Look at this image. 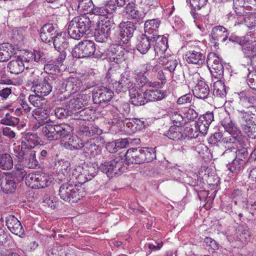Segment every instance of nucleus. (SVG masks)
<instances>
[{
	"label": "nucleus",
	"mask_w": 256,
	"mask_h": 256,
	"mask_svg": "<svg viewBox=\"0 0 256 256\" xmlns=\"http://www.w3.org/2000/svg\"><path fill=\"white\" fill-rule=\"evenodd\" d=\"M170 118L174 124L173 126L180 128L184 124L183 116L176 112H172L170 114Z\"/></svg>",
	"instance_id": "3c124183"
},
{
	"label": "nucleus",
	"mask_w": 256,
	"mask_h": 256,
	"mask_svg": "<svg viewBox=\"0 0 256 256\" xmlns=\"http://www.w3.org/2000/svg\"><path fill=\"white\" fill-rule=\"evenodd\" d=\"M238 121L247 136L256 138V106H248L247 109L239 111Z\"/></svg>",
	"instance_id": "f03ea898"
},
{
	"label": "nucleus",
	"mask_w": 256,
	"mask_h": 256,
	"mask_svg": "<svg viewBox=\"0 0 256 256\" xmlns=\"http://www.w3.org/2000/svg\"><path fill=\"white\" fill-rule=\"evenodd\" d=\"M6 118H4L1 120V124L14 126L18 124L20 122V120L18 118L7 115H6Z\"/></svg>",
	"instance_id": "bf43d9fd"
},
{
	"label": "nucleus",
	"mask_w": 256,
	"mask_h": 256,
	"mask_svg": "<svg viewBox=\"0 0 256 256\" xmlns=\"http://www.w3.org/2000/svg\"><path fill=\"white\" fill-rule=\"evenodd\" d=\"M124 118L121 114H118L117 116H114L113 118L108 121L109 124H112L113 125H118L119 126H122V124L124 126Z\"/></svg>",
	"instance_id": "774afa93"
},
{
	"label": "nucleus",
	"mask_w": 256,
	"mask_h": 256,
	"mask_svg": "<svg viewBox=\"0 0 256 256\" xmlns=\"http://www.w3.org/2000/svg\"><path fill=\"white\" fill-rule=\"evenodd\" d=\"M152 38H150V36L142 34L136 45L138 50L142 54H146L151 48V45L153 44L152 40L154 39Z\"/></svg>",
	"instance_id": "7c9ffc66"
},
{
	"label": "nucleus",
	"mask_w": 256,
	"mask_h": 256,
	"mask_svg": "<svg viewBox=\"0 0 256 256\" xmlns=\"http://www.w3.org/2000/svg\"><path fill=\"white\" fill-rule=\"evenodd\" d=\"M78 8H82L86 12L92 11L93 4L91 0H78Z\"/></svg>",
	"instance_id": "4d7b16f0"
},
{
	"label": "nucleus",
	"mask_w": 256,
	"mask_h": 256,
	"mask_svg": "<svg viewBox=\"0 0 256 256\" xmlns=\"http://www.w3.org/2000/svg\"><path fill=\"white\" fill-rule=\"evenodd\" d=\"M242 51L245 57L250 59L251 64L256 66V43L251 41L246 44L242 47Z\"/></svg>",
	"instance_id": "cd10ccee"
},
{
	"label": "nucleus",
	"mask_w": 256,
	"mask_h": 256,
	"mask_svg": "<svg viewBox=\"0 0 256 256\" xmlns=\"http://www.w3.org/2000/svg\"><path fill=\"white\" fill-rule=\"evenodd\" d=\"M18 183L16 177L12 174H6L0 170V187L6 194L14 193L16 189Z\"/></svg>",
	"instance_id": "9b49d317"
},
{
	"label": "nucleus",
	"mask_w": 256,
	"mask_h": 256,
	"mask_svg": "<svg viewBox=\"0 0 256 256\" xmlns=\"http://www.w3.org/2000/svg\"><path fill=\"white\" fill-rule=\"evenodd\" d=\"M104 6L107 14H112L118 10L114 0H110Z\"/></svg>",
	"instance_id": "338daca9"
},
{
	"label": "nucleus",
	"mask_w": 256,
	"mask_h": 256,
	"mask_svg": "<svg viewBox=\"0 0 256 256\" xmlns=\"http://www.w3.org/2000/svg\"><path fill=\"white\" fill-rule=\"evenodd\" d=\"M248 141V139L247 138L244 136H242V138H240L233 141L234 144H224L223 146L226 149L224 152V154H226V151L228 150L231 152L236 150V152H234L236 158L240 161L244 162V160L248 156V152L246 148Z\"/></svg>",
	"instance_id": "1a4fd4ad"
},
{
	"label": "nucleus",
	"mask_w": 256,
	"mask_h": 256,
	"mask_svg": "<svg viewBox=\"0 0 256 256\" xmlns=\"http://www.w3.org/2000/svg\"><path fill=\"white\" fill-rule=\"evenodd\" d=\"M179 127L172 126L166 134V136L170 139L177 140L183 138V134L180 131Z\"/></svg>",
	"instance_id": "c03bdc74"
},
{
	"label": "nucleus",
	"mask_w": 256,
	"mask_h": 256,
	"mask_svg": "<svg viewBox=\"0 0 256 256\" xmlns=\"http://www.w3.org/2000/svg\"><path fill=\"white\" fill-rule=\"evenodd\" d=\"M160 20L158 19H152L146 21L144 23V35L154 38L158 34V28L160 25Z\"/></svg>",
	"instance_id": "5701e85b"
},
{
	"label": "nucleus",
	"mask_w": 256,
	"mask_h": 256,
	"mask_svg": "<svg viewBox=\"0 0 256 256\" xmlns=\"http://www.w3.org/2000/svg\"><path fill=\"white\" fill-rule=\"evenodd\" d=\"M113 95L111 90L106 87H102L93 94L92 99L95 104L104 106L112 100Z\"/></svg>",
	"instance_id": "4468645a"
},
{
	"label": "nucleus",
	"mask_w": 256,
	"mask_h": 256,
	"mask_svg": "<svg viewBox=\"0 0 256 256\" xmlns=\"http://www.w3.org/2000/svg\"><path fill=\"white\" fill-rule=\"evenodd\" d=\"M16 50L9 43H4L0 46V62L8 61L12 56L16 54Z\"/></svg>",
	"instance_id": "393cba45"
},
{
	"label": "nucleus",
	"mask_w": 256,
	"mask_h": 256,
	"mask_svg": "<svg viewBox=\"0 0 256 256\" xmlns=\"http://www.w3.org/2000/svg\"><path fill=\"white\" fill-rule=\"evenodd\" d=\"M12 86H6L0 90V101L8 99L12 94Z\"/></svg>",
	"instance_id": "680f3d73"
},
{
	"label": "nucleus",
	"mask_w": 256,
	"mask_h": 256,
	"mask_svg": "<svg viewBox=\"0 0 256 256\" xmlns=\"http://www.w3.org/2000/svg\"><path fill=\"white\" fill-rule=\"evenodd\" d=\"M110 36V34L104 32H100V30L98 29L95 34V39L98 42H104L108 40Z\"/></svg>",
	"instance_id": "e2e57ef3"
},
{
	"label": "nucleus",
	"mask_w": 256,
	"mask_h": 256,
	"mask_svg": "<svg viewBox=\"0 0 256 256\" xmlns=\"http://www.w3.org/2000/svg\"><path fill=\"white\" fill-rule=\"evenodd\" d=\"M121 79L118 81V85L120 88L119 90L123 88V90H128L129 94H130V90L132 88H138V86L134 82L130 81L126 78L127 75L126 73L121 75Z\"/></svg>",
	"instance_id": "79ce46f5"
},
{
	"label": "nucleus",
	"mask_w": 256,
	"mask_h": 256,
	"mask_svg": "<svg viewBox=\"0 0 256 256\" xmlns=\"http://www.w3.org/2000/svg\"><path fill=\"white\" fill-rule=\"evenodd\" d=\"M80 134L83 136L92 137L100 136L102 130L96 125L92 124L87 126L82 125L78 128Z\"/></svg>",
	"instance_id": "a878e982"
},
{
	"label": "nucleus",
	"mask_w": 256,
	"mask_h": 256,
	"mask_svg": "<svg viewBox=\"0 0 256 256\" xmlns=\"http://www.w3.org/2000/svg\"><path fill=\"white\" fill-rule=\"evenodd\" d=\"M243 163V162L236 158L232 163L227 166V168L232 172H236L242 166Z\"/></svg>",
	"instance_id": "13d9d810"
},
{
	"label": "nucleus",
	"mask_w": 256,
	"mask_h": 256,
	"mask_svg": "<svg viewBox=\"0 0 256 256\" xmlns=\"http://www.w3.org/2000/svg\"><path fill=\"white\" fill-rule=\"evenodd\" d=\"M123 12L128 16V18L130 20L139 22L142 18V13L138 10L136 4L132 2H129L126 4L124 7Z\"/></svg>",
	"instance_id": "412c9836"
},
{
	"label": "nucleus",
	"mask_w": 256,
	"mask_h": 256,
	"mask_svg": "<svg viewBox=\"0 0 256 256\" xmlns=\"http://www.w3.org/2000/svg\"><path fill=\"white\" fill-rule=\"evenodd\" d=\"M56 80V79L51 76L46 77L42 82L34 87L32 92L39 98L46 96L52 92Z\"/></svg>",
	"instance_id": "f8f14e48"
},
{
	"label": "nucleus",
	"mask_w": 256,
	"mask_h": 256,
	"mask_svg": "<svg viewBox=\"0 0 256 256\" xmlns=\"http://www.w3.org/2000/svg\"><path fill=\"white\" fill-rule=\"evenodd\" d=\"M145 96L148 102L160 100L165 97L166 94L160 90L150 89L145 91Z\"/></svg>",
	"instance_id": "e433bc0d"
},
{
	"label": "nucleus",
	"mask_w": 256,
	"mask_h": 256,
	"mask_svg": "<svg viewBox=\"0 0 256 256\" xmlns=\"http://www.w3.org/2000/svg\"><path fill=\"white\" fill-rule=\"evenodd\" d=\"M70 164L68 160H61L58 162L56 167L58 174H62L64 176H66L70 170Z\"/></svg>",
	"instance_id": "49530a36"
},
{
	"label": "nucleus",
	"mask_w": 256,
	"mask_h": 256,
	"mask_svg": "<svg viewBox=\"0 0 256 256\" xmlns=\"http://www.w3.org/2000/svg\"><path fill=\"white\" fill-rule=\"evenodd\" d=\"M114 23L112 20H102L98 25V29L100 30V32H104L110 34V31L114 28Z\"/></svg>",
	"instance_id": "09e8293b"
},
{
	"label": "nucleus",
	"mask_w": 256,
	"mask_h": 256,
	"mask_svg": "<svg viewBox=\"0 0 256 256\" xmlns=\"http://www.w3.org/2000/svg\"><path fill=\"white\" fill-rule=\"evenodd\" d=\"M200 122L202 121L206 123L207 125H210L214 120V116L212 112H208L202 116H200L199 119Z\"/></svg>",
	"instance_id": "69168bd1"
},
{
	"label": "nucleus",
	"mask_w": 256,
	"mask_h": 256,
	"mask_svg": "<svg viewBox=\"0 0 256 256\" xmlns=\"http://www.w3.org/2000/svg\"><path fill=\"white\" fill-rule=\"evenodd\" d=\"M32 115L35 118L40 122V121H44L46 120L48 118V115L45 112L44 110L42 108H37L32 111ZM43 122H42V123Z\"/></svg>",
	"instance_id": "6e6d98bb"
},
{
	"label": "nucleus",
	"mask_w": 256,
	"mask_h": 256,
	"mask_svg": "<svg viewBox=\"0 0 256 256\" xmlns=\"http://www.w3.org/2000/svg\"><path fill=\"white\" fill-rule=\"evenodd\" d=\"M55 88L60 94H64V98L78 91L82 86L81 80L78 77H69L64 80L56 79Z\"/></svg>",
	"instance_id": "39448f33"
},
{
	"label": "nucleus",
	"mask_w": 256,
	"mask_h": 256,
	"mask_svg": "<svg viewBox=\"0 0 256 256\" xmlns=\"http://www.w3.org/2000/svg\"><path fill=\"white\" fill-rule=\"evenodd\" d=\"M52 182L49 176L44 174L38 173V176L36 183V188H44L49 186Z\"/></svg>",
	"instance_id": "de8ad7c7"
},
{
	"label": "nucleus",
	"mask_w": 256,
	"mask_h": 256,
	"mask_svg": "<svg viewBox=\"0 0 256 256\" xmlns=\"http://www.w3.org/2000/svg\"><path fill=\"white\" fill-rule=\"evenodd\" d=\"M104 162L102 163L100 166H98V164H96L90 163L87 164L83 168V173L82 174L81 176H84L86 181H88L92 180L97 174L98 169L104 173L100 169V167Z\"/></svg>",
	"instance_id": "c756f323"
},
{
	"label": "nucleus",
	"mask_w": 256,
	"mask_h": 256,
	"mask_svg": "<svg viewBox=\"0 0 256 256\" xmlns=\"http://www.w3.org/2000/svg\"><path fill=\"white\" fill-rule=\"evenodd\" d=\"M58 194L65 202H76L86 196V192L82 184H76L70 182L61 185Z\"/></svg>",
	"instance_id": "20e7f679"
},
{
	"label": "nucleus",
	"mask_w": 256,
	"mask_h": 256,
	"mask_svg": "<svg viewBox=\"0 0 256 256\" xmlns=\"http://www.w3.org/2000/svg\"><path fill=\"white\" fill-rule=\"evenodd\" d=\"M14 161L11 155L8 153L0 154V169L8 170L12 168Z\"/></svg>",
	"instance_id": "c9c22d12"
},
{
	"label": "nucleus",
	"mask_w": 256,
	"mask_h": 256,
	"mask_svg": "<svg viewBox=\"0 0 256 256\" xmlns=\"http://www.w3.org/2000/svg\"><path fill=\"white\" fill-rule=\"evenodd\" d=\"M18 102L22 106L26 113L29 112L31 108L28 106L24 96L21 94L17 98Z\"/></svg>",
	"instance_id": "0e129e2a"
},
{
	"label": "nucleus",
	"mask_w": 256,
	"mask_h": 256,
	"mask_svg": "<svg viewBox=\"0 0 256 256\" xmlns=\"http://www.w3.org/2000/svg\"><path fill=\"white\" fill-rule=\"evenodd\" d=\"M28 55L30 56H28V59L24 58V60L29 62L34 59L35 62L42 64L48 63L50 60V57L48 54L46 52L34 50L33 52L29 53Z\"/></svg>",
	"instance_id": "bb28decb"
},
{
	"label": "nucleus",
	"mask_w": 256,
	"mask_h": 256,
	"mask_svg": "<svg viewBox=\"0 0 256 256\" xmlns=\"http://www.w3.org/2000/svg\"><path fill=\"white\" fill-rule=\"evenodd\" d=\"M212 74L216 78H222L224 74V67L221 64H218L216 66H213L208 67Z\"/></svg>",
	"instance_id": "864d4df0"
},
{
	"label": "nucleus",
	"mask_w": 256,
	"mask_h": 256,
	"mask_svg": "<svg viewBox=\"0 0 256 256\" xmlns=\"http://www.w3.org/2000/svg\"><path fill=\"white\" fill-rule=\"evenodd\" d=\"M152 44H155L154 46L155 55L162 54L164 55L165 52L168 48V38L164 36L158 34L154 36L153 38Z\"/></svg>",
	"instance_id": "aec40b11"
},
{
	"label": "nucleus",
	"mask_w": 256,
	"mask_h": 256,
	"mask_svg": "<svg viewBox=\"0 0 256 256\" xmlns=\"http://www.w3.org/2000/svg\"><path fill=\"white\" fill-rule=\"evenodd\" d=\"M222 125L225 130L229 133L230 136L224 138L222 140V145L226 144H232L233 141L240 138H242L243 136L241 131L235 126L230 117L225 118L222 121Z\"/></svg>",
	"instance_id": "6e6552de"
},
{
	"label": "nucleus",
	"mask_w": 256,
	"mask_h": 256,
	"mask_svg": "<svg viewBox=\"0 0 256 256\" xmlns=\"http://www.w3.org/2000/svg\"><path fill=\"white\" fill-rule=\"evenodd\" d=\"M212 93L216 97L224 98L226 96V87L222 80H218L214 83Z\"/></svg>",
	"instance_id": "4c0bfd02"
},
{
	"label": "nucleus",
	"mask_w": 256,
	"mask_h": 256,
	"mask_svg": "<svg viewBox=\"0 0 256 256\" xmlns=\"http://www.w3.org/2000/svg\"><path fill=\"white\" fill-rule=\"evenodd\" d=\"M185 58L188 64H197L198 66L204 64L205 62V56L200 52L195 50L187 52Z\"/></svg>",
	"instance_id": "b1692460"
},
{
	"label": "nucleus",
	"mask_w": 256,
	"mask_h": 256,
	"mask_svg": "<svg viewBox=\"0 0 256 256\" xmlns=\"http://www.w3.org/2000/svg\"><path fill=\"white\" fill-rule=\"evenodd\" d=\"M82 146L84 152L88 154L90 153L91 154L96 152L98 148V146L95 144L94 139L88 140L84 144L82 142Z\"/></svg>",
	"instance_id": "8fccbe9b"
},
{
	"label": "nucleus",
	"mask_w": 256,
	"mask_h": 256,
	"mask_svg": "<svg viewBox=\"0 0 256 256\" xmlns=\"http://www.w3.org/2000/svg\"><path fill=\"white\" fill-rule=\"evenodd\" d=\"M210 92L208 86L203 80L198 82L192 90L195 97L206 101L209 98Z\"/></svg>",
	"instance_id": "a211bd4d"
},
{
	"label": "nucleus",
	"mask_w": 256,
	"mask_h": 256,
	"mask_svg": "<svg viewBox=\"0 0 256 256\" xmlns=\"http://www.w3.org/2000/svg\"><path fill=\"white\" fill-rule=\"evenodd\" d=\"M16 156L22 165L28 168H35L39 166V162L36 158V152L34 150H20L16 152Z\"/></svg>",
	"instance_id": "9d476101"
},
{
	"label": "nucleus",
	"mask_w": 256,
	"mask_h": 256,
	"mask_svg": "<svg viewBox=\"0 0 256 256\" xmlns=\"http://www.w3.org/2000/svg\"><path fill=\"white\" fill-rule=\"evenodd\" d=\"M60 32L56 24L47 23L40 30V38L43 42L49 43L52 42L56 36H58Z\"/></svg>",
	"instance_id": "ddd939ff"
},
{
	"label": "nucleus",
	"mask_w": 256,
	"mask_h": 256,
	"mask_svg": "<svg viewBox=\"0 0 256 256\" xmlns=\"http://www.w3.org/2000/svg\"><path fill=\"white\" fill-rule=\"evenodd\" d=\"M24 60L20 58L10 60L7 66L8 70L10 72L16 74L21 73L24 70Z\"/></svg>",
	"instance_id": "f704fd0d"
},
{
	"label": "nucleus",
	"mask_w": 256,
	"mask_h": 256,
	"mask_svg": "<svg viewBox=\"0 0 256 256\" xmlns=\"http://www.w3.org/2000/svg\"><path fill=\"white\" fill-rule=\"evenodd\" d=\"M130 100L132 104L135 106H142L146 103L147 98L144 93L138 92L136 88H132L130 90Z\"/></svg>",
	"instance_id": "2f4dec72"
},
{
	"label": "nucleus",
	"mask_w": 256,
	"mask_h": 256,
	"mask_svg": "<svg viewBox=\"0 0 256 256\" xmlns=\"http://www.w3.org/2000/svg\"><path fill=\"white\" fill-rule=\"evenodd\" d=\"M90 100L89 94H80L70 100L69 105L72 108L80 109L83 106H87Z\"/></svg>",
	"instance_id": "c85d7f7f"
},
{
	"label": "nucleus",
	"mask_w": 256,
	"mask_h": 256,
	"mask_svg": "<svg viewBox=\"0 0 256 256\" xmlns=\"http://www.w3.org/2000/svg\"><path fill=\"white\" fill-rule=\"evenodd\" d=\"M239 98L242 104L246 108L248 106H256V98L253 96H248L244 92L239 94Z\"/></svg>",
	"instance_id": "37998d69"
},
{
	"label": "nucleus",
	"mask_w": 256,
	"mask_h": 256,
	"mask_svg": "<svg viewBox=\"0 0 256 256\" xmlns=\"http://www.w3.org/2000/svg\"><path fill=\"white\" fill-rule=\"evenodd\" d=\"M40 82V78L37 74L32 72L30 74L27 79V84L31 86L32 90Z\"/></svg>",
	"instance_id": "603ef678"
},
{
	"label": "nucleus",
	"mask_w": 256,
	"mask_h": 256,
	"mask_svg": "<svg viewBox=\"0 0 256 256\" xmlns=\"http://www.w3.org/2000/svg\"><path fill=\"white\" fill-rule=\"evenodd\" d=\"M39 138L36 133L27 132L22 138V148L20 150H33L34 147L38 144Z\"/></svg>",
	"instance_id": "6ab92c4d"
},
{
	"label": "nucleus",
	"mask_w": 256,
	"mask_h": 256,
	"mask_svg": "<svg viewBox=\"0 0 256 256\" xmlns=\"http://www.w3.org/2000/svg\"><path fill=\"white\" fill-rule=\"evenodd\" d=\"M68 141L64 143V146L66 148L72 150H78L82 147V142L76 136H70L67 138Z\"/></svg>",
	"instance_id": "ea45409f"
},
{
	"label": "nucleus",
	"mask_w": 256,
	"mask_h": 256,
	"mask_svg": "<svg viewBox=\"0 0 256 256\" xmlns=\"http://www.w3.org/2000/svg\"><path fill=\"white\" fill-rule=\"evenodd\" d=\"M96 51V46L94 42L85 40L80 42L72 51L73 57L80 58L92 56Z\"/></svg>",
	"instance_id": "0eeeda50"
},
{
	"label": "nucleus",
	"mask_w": 256,
	"mask_h": 256,
	"mask_svg": "<svg viewBox=\"0 0 256 256\" xmlns=\"http://www.w3.org/2000/svg\"><path fill=\"white\" fill-rule=\"evenodd\" d=\"M76 20L74 18L70 22L68 31L70 36L75 40L80 39L84 35V31L80 29Z\"/></svg>",
	"instance_id": "473e14b6"
},
{
	"label": "nucleus",
	"mask_w": 256,
	"mask_h": 256,
	"mask_svg": "<svg viewBox=\"0 0 256 256\" xmlns=\"http://www.w3.org/2000/svg\"><path fill=\"white\" fill-rule=\"evenodd\" d=\"M92 114L93 110L88 108H86L78 112L75 113L73 112L72 118L84 121L89 120L92 118Z\"/></svg>",
	"instance_id": "a19ab883"
},
{
	"label": "nucleus",
	"mask_w": 256,
	"mask_h": 256,
	"mask_svg": "<svg viewBox=\"0 0 256 256\" xmlns=\"http://www.w3.org/2000/svg\"><path fill=\"white\" fill-rule=\"evenodd\" d=\"M56 117L58 118H66L71 116L72 117L73 111L70 108V106H66L64 108H58L54 110Z\"/></svg>",
	"instance_id": "a18cd8bd"
},
{
	"label": "nucleus",
	"mask_w": 256,
	"mask_h": 256,
	"mask_svg": "<svg viewBox=\"0 0 256 256\" xmlns=\"http://www.w3.org/2000/svg\"><path fill=\"white\" fill-rule=\"evenodd\" d=\"M208 66H213L221 64L220 58L214 53L209 54L206 59Z\"/></svg>",
	"instance_id": "052dcab7"
},
{
	"label": "nucleus",
	"mask_w": 256,
	"mask_h": 256,
	"mask_svg": "<svg viewBox=\"0 0 256 256\" xmlns=\"http://www.w3.org/2000/svg\"><path fill=\"white\" fill-rule=\"evenodd\" d=\"M38 173L29 174L26 178V184L33 188H36Z\"/></svg>",
	"instance_id": "5fc2aeb1"
},
{
	"label": "nucleus",
	"mask_w": 256,
	"mask_h": 256,
	"mask_svg": "<svg viewBox=\"0 0 256 256\" xmlns=\"http://www.w3.org/2000/svg\"><path fill=\"white\" fill-rule=\"evenodd\" d=\"M74 18L76 20V22H78L80 29L84 31V34L87 32L88 34H90L89 31H90V29L92 27V22L89 18L84 15L75 17Z\"/></svg>",
	"instance_id": "58836bf2"
},
{
	"label": "nucleus",
	"mask_w": 256,
	"mask_h": 256,
	"mask_svg": "<svg viewBox=\"0 0 256 256\" xmlns=\"http://www.w3.org/2000/svg\"><path fill=\"white\" fill-rule=\"evenodd\" d=\"M8 229L14 234L22 237L24 231L20 222L13 215H8L6 218Z\"/></svg>",
	"instance_id": "dca6fc26"
},
{
	"label": "nucleus",
	"mask_w": 256,
	"mask_h": 256,
	"mask_svg": "<svg viewBox=\"0 0 256 256\" xmlns=\"http://www.w3.org/2000/svg\"><path fill=\"white\" fill-rule=\"evenodd\" d=\"M229 33L228 30L222 26H214L212 30V42L216 44L218 41L224 42L228 38Z\"/></svg>",
	"instance_id": "4be33fe9"
},
{
	"label": "nucleus",
	"mask_w": 256,
	"mask_h": 256,
	"mask_svg": "<svg viewBox=\"0 0 256 256\" xmlns=\"http://www.w3.org/2000/svg\"><path fill=\"white\" fill-rule=\"evenodd\" d=\"M64 34L61 32L52 42L56 50L58 52H66L69 46L68 42L65 38Z\"/></svg>",
	"instance_id": "72a5a7b5"
},
{
	"label": "nucleus",
	"mask_w": 256,
	"mask_h": 256,
	"mask_svg": "<svg viewBox=\"0 0 256 256\" xmlns=\"http://www.w3.org/2000/svg\"><path fill=\"white\" fill-rule=\"evenodd\" d=\"M42 132L48 140H60L64 141L72 135V126L66 123L56 124H47L41 128Z\"/></svg>",
	"instance_id": "7ed1b4c3"
},
{
	"label": "nucleus",
	"mask_w": 256,
	"mask_h": 256,
	"mask_svg": "<svg viewBox=\"0 0 256 256\" xmlns=\"http://www.w3.org/2000/svg\"><path fill=\"white\" fill-rule=\"evenodd\" d=\"M159 60V63L165 65L166 69L170 72L174 80L180 82L183 80L184 77L183 69L176 58L167 56L164 54L160 56Z\"/></svg>",
	"instance_id": "423d86ee"
},
{
	"label": "nucleus",
	"mask_w": 256,
	"mask_h": 256,
	"mask_svg": "<svg viewBox=\"0 0 256 256\" xmlns=\"http://www.w3.org/2000/svg\"><path fill=\"white\" fill-rule=\"evenodd\" d=\"M119 28L120 38L124 43L127 42L133 36L136 30L135 24L130 21L121 22Z\"/></svg>",
	"instance_id": "2eb2a0df"
},
{
	"label": "nucleus",
	"mask_w": 256,
	"mask_h": 256,
	"mask_svg": "<svg viewBox=\"0 0 256 256\" xmlns=\"http://www.w3.org/2000/svg\"><path fill=\"white\" fill-rule=\"evenodd\" d=\"M155 148H138L128 149L125 154L105 162L100 169L108 177L113 178L126 172L130 164L148 162L156 158Z\"/></svg>",
	"instance_id": "f257e3e1"
},
{
	"label": "nucleus",
	"mask_w": 256,
	"mask_h": 256,
	"mask_svg": "<svg viewBox=\"0 0 256 256\" xmlns=\"http://www.w3.org/2000/svg\"><path fill=\"white\" fill-rule=\"evenodd\" d=\"M144 128V122L138 118L132 120L124 118L123 130L129 134L140 130Z\"/></svg>",
	"instance_id": "f3484780"
}]
</instances>
